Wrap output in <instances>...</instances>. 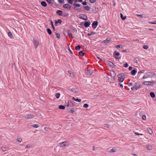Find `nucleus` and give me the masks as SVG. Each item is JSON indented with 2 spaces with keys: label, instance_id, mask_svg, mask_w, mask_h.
Masks as SVG:
<instances>
[{
  "label": "nucleus",
  "instance_id": "nucleus-1",
  "mask_svg": "<svg viewBox=\"0 0 156 156\" xmlns=\"http://www.w3.org/2000/svg\"><path fill=\"white\" fill-rule=\"evenodd\" d=\"M118 81L120 82H122L124 80V74L123 73L119 74L118 75Z\"/></svg>",
  "mask_w": 156,
  "mask_h": 156
},
{
  "label": "nucleus",
  "instance_id": "nucleus-2",
  "mask_svg": "<svg viewBox=\"0 0 156 156\" xmlns=\"http://www.w3.org/2000/svg\"><path fill=\"white\" fill-rule=\"evenodd\" d=\"M120 53L119 52L115 51L113 53V56L116 59H120L121 58V56H120Z\"/></svg>",
  "mask_w": 156,
  "mask_h": 156
},
{
  "label": "nucleus",
  "instance_id": "nucleus-3",
  "mask_svg": "<svg viewBox=\"0 0 156 156\" xmlns=\"http://www.w3.org/2000/svg\"><path fill=\"white\" fill-rule=\"evenodd\" d=\"M79 17L85 20H87V16L84 14L80 15L79 16Z\"/></svg>",
  "mask_w": 156,
  "mask_h": 156
},
{
  "label": "nucleus",
  "instance_id": "nucleus-4",
  "mask_svg": "<svg viewBox=\"0 0 156 156\" xmlns=\"http://www.w3.org/2000/svg\"><path fill=\"white\" fill-rule=\"evenodd\" d=\"M68 145V143L67 142H63L59 144V146L62 147Z\"/></svg>",
  "mask_w": 156,
  "mask_h": 156
},
{
  "label": "nucleus",
  "instance_id": "nucleus-5",
  "mask_svg": "<svg viewBox=\"0 0 156 156\" xmlns=\"http://www.w3.org/2000/svg\"><path fill=\"white\" fill-rule=\"evenodd\" d=\"M154 84V82L150 81H145L143 83V85H153Z\"/></svg>",
  "mask_w": 156,
  "mask_h": 156
},
{
  "label": "nucleus",
  "instance_id": "nucleus-6",
  "mask_svg": "<svg viewBox=\"0 0 156 156\" xmlns=\"http://www.w3.org/2000/svg\"><path fill=\"white\" fill-rule=\"evenodd\" d=\"M33 42L34 44V47L35 48H37L39 45V43L35 39H33Z\"/></svg>",
  "mask_w": 156,
  "mask_h": 156
},
{
  "label": "nucleus",
  "instance_id": "nucleus-7",
  "mask_svg": "<svg viewBox=\"0 0 156 156\" xmlns=\"http://www.w3.org/2000/svg\"><path fill=\"white\" fill-rule=\"evenodd\" d=\"M135 89L136 90H138V89L140 88L141 87V85L140 84L137 83H136L135 84Z\"/></svg>",
  "mask_w": 156,
  "mask_h": 156
},
{
  "label": "nucleus",
  "instance_id": "nucleus-8",
  "mask_svg": "<svg viewBox=\"0 0 156 156\" xmlns=\"http://www.w3.org/2000/svg\"><path fill=\"white\" fill-rule=\"evenodd\" d=\"M150 73H146L143 76V79H144L146 78H149L150 77L151 75L150 74Z\"/></svg>",
  "mask_w": 156,
  "mask_h": 156
},
{
  "label": "nucleus",
  "instance_id": "nucleus-9",
  "mask_svg": "<svg viewBox=\"0 0 156 156\" xmlns=\"http://www.w3.org/2000/svg\"><path fill=\"white\" fill-rule=\"evenodd\" d=\"M137 72V70L136 68H135L133 70H132L131 72V74L132 76H134L136 74Z\"/></svg>",
  "mask_w": 156,
  "mask_h": 156
},
{
  "label": "nucleus",
  "instance_id": "nucleus-10",
  "mask_svg": "<svg viewBox=\"0 0 156 156\" xmlns=\"http://www.w3.org/2000/svg\"><path fill=\"white\" fill-rule=\"evenodd\" d=\"M110 74L112 77L113 79H114L115 77L116 76V74L115 72L112 70L111 71Z\"/></svg>",
  "mask_w": 156,
  "mask_h": 156
},
{
  "label": "nucleus",
  "instance_id": "nucleus-11",
  "mask_svg": "<svg viewBox=\"0 0 156 156\" xmlns=\"http://www.w3.org/2000/svg\"><path fill=\"white\" fill-rule=\"evenodd\" d=\"M86 73L87 75L89 76L92 74L93 72L92 70H86Z\"/></svg>",
  "mask_w": 156,
  "mask_h": 156
},
{
  "label": "nucleus",
  "instance_id": "nucleus-12",
  "mask_svg": "<svg viewBox=\"0 0 156 156\" xmlns=\"http://www.w3.org/2000/svg\"><path fill=\"white\" fill-rule=\"evenodd\" d=\"M63 7L66 9H70L71 6L68 4H65L63 5Z\"/></svg>",
  "mask_w": 156,
  "mask_h": 156
},
{
  "label": "nucleus",
  "instance_id": "nucleus-13",
  "mask_svg": "<svg viewBox=\"0 0 156 156\" xmlns=\"http://www.w3.org/2000/svg\"><path fill=\"white\" fill-rule=\"evenodd\" d=\"M34 117V115L31 114H29L26 115L25 116L26 119H28L33 118Z\"/></svg>",
  "mask_w": 156,
  "mask_h": 156
},
{
  "label": "nucleus",
  "instance_id": "nucleus-14",
  "mask_svg": "<svg viewBox=\"0 0 156 156\" xmlns=\"http://www.w3.org/2000/svg\"><path fill=\"white\" fill-rule=\"evenodd\" d=\"M98 22L97 21H94L92 24V27L94 28H95L98 25Z\"/></svg>",
  "mask_w": 156,
  "mask_h": 156
},
{
  "label": "nucleus",
  "instance_id": "nucleus-15",
  "mask_svg": "<svg viewBox=\"0 0 156 156\" xmlns=\"http://www.w3.org/2000/svg\"><path fill=\"white\" fill-rule=\"evenodd\" d=\"M108 66L112 68H114L115 66L113 63L111 62H108Z\"/></svg>",
  "mask_w": 156,
  "mask_h": 156
},
{
  "label": "nucleus",
  "instance_id": "nucleus-16",
  "mask_svg": "<svg viewBox=\"0 0 156 156\" xmlns=\"http://www.w3.org/2000/svg\"><path fill=\"white\" fill-rule=\"evenodd\" d=\"M56 13L59 16H62V15L63 12L61 10H58L56 11Z\"/></svg>",
  "mask_w": 156,
  "mask_h": 156
},
{
  "label": "nucleus",
  "instance_id": "nucleus-17",
  "mask_svg": "<svg viewBox=\"0 0 156 156\" xmlns=\"http://www.w3.org/2000/svg\"><path fill=\"white\" fill-rule=\"evenodd\" d=\"M68 73L70 74V76L72 77H75V74L73 72L69 71H68Z\"/></svg>",
  "mask_w": 156,
  "mask_h": 156
},
{
  "label": "nucleus",
  "instance_id": "nucleus-18",
  "mask_svg": "<svg viewBox=\"0 0 156 156\" xmlns=\"http://www.w3.org/2000/svg\"><path fill=\"white\" fill-rule=\"evenodd\" d=\"M73 9L77 11L78 12H80L82 10V9L81 8H78L76 7H74Z\"/></svg>",
  "mask_w": 156,
  "mask_h": 156
},
{
  "label": "nucleus",
  "instance_id": "nucleus-19",
  "mask_svg": "<svg viewBox=\"0 0 156 156\" xmlns=\"http://www.w3.org/2000/svg\"><path fill=\"white\" fill-rule=\"evenodd\" d=\"M90 24V22H86L84 23V26L86 27H88Z\"/></svg>",
  "mask_w": 156,
  "mask_h": 156
},
{
  "label": "nucleus",
  "instance_id": "nucleus-20",
  "mask_svg": "<svg viewBox=\"0 0 156 156\" xmlns=\"http://www.w3.org/2000/svg\"><path fill=\"white\" fill-rule=\"evenodd\" d=\"M72 99L78 102H80L81 101V100L80 99H79L78 98H76L74 97H73L72 98Z\"/></svg>",
  "mask_w": 156,
  "mask_h": 156
},
{
  "label": "nucleus",
  "instance_id": "nucleus-21",
  "mask_svg": "<svg viewBox=\"0 0 156 156\" xmlns=\"http://www.w3.org/2000/svg\"><path fill=\"white\" fill-rule=\"evenodd\" d=\"M41 5L44 7H46L47 6L46 3L44 1H42L41 2Z\"/></svg>",
  "mask_w": 156,
  "mask_h": 156
},
{
  "label": "nucleus",
  "instance_id": "nucleus-22",
  "mask_svg": "<svg viewBox=\"0 0 156 156\" xmlns=\"http://www.w3.org/2000/svg\"><path fill=\"white\" fill-rule=\"evenodd\" d=\"M2 150L3 151H5L7 150V147H2L1 148Z\"/></svg>",
  "mask_w": 156,
  "mask_h": 156
},
{
  "label": "nucleus",
  "instance_id": "nucleus-23",
  "mask_svg": "<svg viewBox=\"0 0 156 156\" xmlns=\"http://www.w3.org/2000/svg\"><path fill=\"white\" fill-rule=\"evenodd\" d=\"M117 149L116 148H113L111 149L109 151L110 152H114L116 151Z\"/></svg>",
  "mask_w": 156,
  "mask_h": 156
},
{
  "label": "nucleus",
  "instance_id": "nucleus-24",
  "mask_svg": "<svg viewBox=\"0 0 156 156\" xmlns=\"http://www.w3.org/2000/svg\"><path fill=\"white\" fill-rule=\"evenodd\" d=\"M61 22H62V21L58 19L57 21H55V25H56L57 23H61Z\"/></svg>",
  "mask_w": 156,
  "mask_h": 156
},
{
  "label": "nucleus",
  "instance_id": "nucleus-25",
  "mask_svg": "<svg viewBox=\"0 0 156 156\" xmlns=\"http://www.w3.org/2000/svg\"><path fill=\"white\" fill-rule=\"evenodd\" d=\"M150 95L152 98H154L155 97V95L153 92H151L150 93Z\"/></svg>",
  "mask_w": 156,
  "mask_h": 156
},
{
  "label": "nucleus",
  "instance_id": "nucleus-26",
  "mask_svg": "<svg viewBox=\"0 0 156 156\" xmlns=\"http://www.w3.org/2000/svg\"><path fill=\"white\" fill-rule=\"evenodd\" d=\"M120 17L122 20H125L126 18V16H123V14L122 13H120Z\"/></svg>",
  "mask_w": 156,
  "mask_h": 156
},
{
  "label": "nucleus",
  "instance_id": "nucleus-27",
  "mask_svg": "<svg viewBox=\"0 0 156 156\" xmlns=\"http://www.w3.org/2000/svg\"><path fill=\"white\" fill-rule=\"evenodd\" d=\"M62 16H68V14L65 12H63L62 15Z\"/></svg>",
  "mask_w": 156,
  "mask_h": 156
},
{
  "label": "nucleus",
  "instance_id": "nucleus-28",
  "mask_svg": "<svg viewBox=\"0 0 156 156\" xmlns=\"http://www.w3.org/2000/svg\"><path fill=\"white\" fill-rule=\"evenodd\" d=\"M68 35L72 38H73L74 37L72 36V34L71 33L69 30L68 31Z\"/></svg>",
  "mask_w": 156,
  "mask_h": 156
},
{
  "label": "nucleus",
  "instance_id": "nucleus-29",
  "mask_svg": "<svg viewBox=\"0 0 156 156\" xmlns=\"http://www.w3.org/2000/svg\"><path fill=\"white\" fill-rule=\"evenodd\" d=\"M73 5L74 6H75V7H80L81 6L80 4H78V3H74Z\"/></svg>",
  "mask_w": 156,
  "mask_h": 156
},
{
  "label": "nucleus",
  "instance_id": "nucleus-30",
  "mask_svg": "<svg viewBox=\"0 0 156 156\" xmlns=\"http://www.w3.org/2000/svg\"><path fill=\"white\" fill-rule=\"evenodd\" d=\"M79 55L81 56H83L84 55V53L82 51H81L79 52Z\"/></svg>",
  "mask_w": 156,
  "mask_h": 156
},
{
  "label": "nucleus",
  "instance_id": "nucleus-31",
  "mask_svg": "<svg viewBox=\"0 0 156 156\" xmlns=\"http://www.w3.org/2000/svg\"><path fill=\"white\" fill-rule=\"evenodd\" d=\"M81 48L80 45H78L75 47V49L76 50H79Z\"/></svg>",
  "mask_w": 156,
  "mask_h": 156
},
{
  "label": "nucleus",
  "instance_id": "nucleus-32",
  "mask_svg": "<svg viewBox=\"0 0 156 156\" xmlns=\"http://www.w3.org/2000/svg\"><path fill=\"white\" fill-rule=\"evenodd\" d=\"M147 130H148V133L150 134H151L152 133L153 131H152V130L150 128L148 129Z\"/></svg>",
  "mask_w": 156,
  "mask_h": 156
},
{
  "label": "nucleus",
  "instance_id": "nucleus-33",
  "mask_svg": "<svg viewBox=\"0 0 156 156\" xmlns=\"http://www.w3.org/2000/svg\"><path fill=\"white\" fill-rule=\"evenodd\" d=\"M84 8L85 9V10L87 11H89L90 10V8L88 6H84Z\"/></svg>",
  "mask_w": 156,
  "mask_h": 156
},
{
  "label": "nucleus",
  "instance_id": "nucleus-34",
  "mask_svg": "<svg viewBox=\"0 0 156 156\" xmlns=\"http://www.w3.org/2000/svg\"><path fill=\"white\" fill-rule=\"evenodd\" d=\"M58 108L60 109H63L65 108V107L62 105H60L58 106Z\"/></svg>",
  "mask_w": 156,
  "mask_h": 156
},
{
  "label": "nucleus",
  "instance_id": "nucleus-35",
  "mask_svg": "<svg viewBox=\"0 0 156 156\" xmlns=\"http://www.w3.org/2000/svg\"><path fill=\"white\" fill-rule=\"evenodd\" d=\"M60 96V94L59 93H57L55 94V96L57 98H58Z\"/></svg>",
  "mask_w": 156,
  "mask_h": 156
},
{
  "label": "nucleus",
  "instance_id": "nucleus-36",
  "mask_svg": "<svg viewBox=\"0 0 156 156\" xmlns=\"http://www.w3.org/2000/svg\"><path fill=\"white\" fill-rule=\"evenodd\" d=\"M143 48L145 49H147L148 48L149 46L147 45H145L143 46Z\"/></svg>",
  "mask_w": 156,
  "mask_h": 156
},
{
  "label": "nucleus",
  "instance_id": "nucleus-37",
  "mask_svg": "<svg viewBox=\"0 0 156 156\" xmlns=\"http://www.w3.org/2000/svg\"><path fill=\"white\" fill-rule=\"evenodd\" d=\"M47 32L48 33V34H51V30L49 28H48L47 29Z\"/></svg>",
  "mask_w": 156,
  "mask_h": 156
},
{
  "label": "nucleus",
  "instance_id": "nucleus-38",
  "mask_svg": "<svg viewBox=\"0 0 156 156\" xmlns=\"http://www.w3.org/2000/svg\"><path fill=\"white\" fill-rule=\"evenodd\" d=\"M148 22L151 24H156V21H155L153 22L149 21Z\"/></svg>",
  "mask_w": 156,
  "mask_h": 156
},
{
  "label": "nucleus",
  "instance_id": "nucleus-39",
  "mask_svg": "<svg viewBox=\"0 0 156 156\" xmlns=\"http://www.w3.org/2000/svg\"><path fill=\"white\" fill-rule=\"evenodd\" d=\"M8 36L10 37L11 38H12V37H13V36L11 33V32H9L8 33Z\"/></svg>",
  "mask_w": 156,
  "mask_h": 156
},
{
  "label": "nucleus",
  "instance_id": "nucleus-40",
  "mask_svg": "<svg viewBox=\"0 0 156 156\" xmlns=\"http://www.w3.org/2000/svg\"><path fill=\"white\" fill-rule=\"evenodd\" d=\"M32 126L34 128H37L39 126V125L37 124H35L33 125Z\"/></svg>",
  "mask_w": 156,
  "mask_h": 156
},
{
  "label": "nucleus",
  "instance_id": "nucleus-41",
  "mask_svg": "<svg viewBox=\"0 0 156 156\" xmlns=\"http://www.w3.org/2000/svg\"><path fill=\"white\" fill-rule=\"evenodd\" d=\"M89 105L87 104H85L83 105V107L84 108H87L88 107Z\"/></svg>",
  "mask_w": 156,
  "mask_h": 156
},
{
  "label": "nucleus",
  "instance_id": "nucleus-42",
  "mask_svg": "<svg viewBox=\"0 0 156 156\" xmlns=\"http://www.w3.org/2000/svg\"><path fill=\"white\" fill-rule=\"evenodd\" d=\"M22 140V139L21 138H17V141L19 142H21Z\"/></svg>",
  "mask_w": 156,
  "mask_h": 156
},
{
  "label": "nucleus",
  "instance_id": "nucleus-43",
  "mask_svg": "<svg viewBox=\"0 0 156 156\" xmlns=\"http://www.w3.org/2000/svg\"><path fill=\"white\" fill-rule=\"evenodd\" d=\"M68 2L70 4H72L73 3V0H67Z\"/></svg>",
  "mask_w": 156,
  "mask_h": 156
},
{
  "label": "nucleus",
  "instance_id": "nucleus-44",
  "mask_svg": "<svg viewBox=\"0 0 156 156\" xmlns=\"http://www.w3.org/2000/svg\"><path fill=\"white\" fill-rule=\"evenodd\" d=\"M95 34V33L93 32H91V33H88V34L87 35L88 36H91V35H93V34Z\"/></svg>",
  "mask_w": 156,
  "mask_h": 156
},
{
  "label": "nucleus",
  "instance_id": "nucleus-45",
  "mask_svg": "<svg viewBox=\"0 0 156 156\" xmlns=\"http://www.w3.org/2000/svg\"><path fill=\"white\" fill-rule=\"evenodd\" d=\"M147 149L148 150H151V146L150 145H148L147 147Z\"/></svg>",
  "mask_w": 156,
  "mask_h": 156
},
{
  "label": "nucleus",
  "instance_id": "nucleus-46",
  "mask_svg": "<svg viewBox=\"0 0 156 156\" xmlns=\"http://www.w3.org/2000/svg\"><path fill=\"white\" fill-rule=\"evenodd\" d=\"M142 119L143 120H145L146 119V116L145 115H143L142 116Z\"/></svg>",
  "mask_w": 156,
  "mask_h": 156
},
{
  "label": "nucleus",
  "instance_id": "nucleus-47",
  "mask_svg": "<svg viewBox=\"0 0 156 156\" xmlns=\"http://www.w3.org/2000/svg\"><path fill=\"white\" fill-rule=\"evenodd\" d=\"M121 46H122V45H115V48H121V47H120Z\"/></svg>",
  "mask_w": 156,
  "mask_h": 156
},
{
  "label": "nucleus",
  "instance_id": "nucleus-48",
  "mask_svg": "<svg viewBox=\"0 0 156 156\" xmlns=\"http://www.w3.org/2000/svg\"><path fill=\"white\" fill-rule=\"evenodd\" d=\"M56 37L58 38H60V35L59 34H56Z\"/></svg>",
  "mask_w": 156,
  "mask_h": 156
},
{
  "label": "nucleus",
  "instance_id": "nucleus-49",
  "mask_svg": "<svg viewBox=\"0 0 156 156\" xmlns=\"http://www.w3.org/2000/svg\"><path fill=\"white\" fill-rule=\"evenodd\" d=\"M51 25L52 28H53V29L54 30H55V28H54V26L53 25V23H52V21H51Z\"/></svg>",
  "mask_w": 156,
  "mask_h": 156
},
{
  "label": "nucleus",
  "instance_id": "nucleus-50",
  "mask_svg": "<svg viewBox=\"0 0 156 156\" xmlns=\"http://www.w3.org/2000/svg\"><path fill=\"white\" fill-rule=\"evenodd\" d=\"M128 66V65L127 63H126L123 65V66L126 68Z\"/></svg>",
  "mask_w": 156,
  "mask_h": 156
},
{
  "label": "nucleus",
  "instance_id": "nucleus-51",
  "mask_svg": "<svg viewBox=\"0 0 156 156\" xmlns=\"http://www.w3.org/2000/svg\"><path fill=\"white\" fill-rule=\"evenodd\" d=\"M49 4H51L52 3L51 1L52 0H46Z\"/></svg>",
  "mask_w": 156,
  "mask_h": 156
},
{
  "label": "nucleus",
  "instance_id": "nucleus-52",
  "mask_svg": "<svg viewBox=\"0 0 156 156\" xmlns=\"http://www.w3.org/2000/svg\"><path fill=\"white\" fill-rule=\"evenodd\" d=\"M118 85L120 87L122 88V87H123V85L122 84H121V83H119L118 84Z\"/></svg>",
  "mask_w": 156,
  "mask_h": 156
},
{
  "label": "nucleus",
  "instance_id": "nucleus-53",
  "mask_svg": "<svg viewBox=\"0 0 156 156\" xmlns=\"http://www.w3.org/2000/svg\"><path fill=\"white\" fill-rule=\"evenodd\" d=\"M90 2L91 3H94L96 0H89Z\"/></svg>",
  "mask_w": 156,
  "mask_h": 156
},
{
  "label": "nucleus",
  "instance_id": "nucleus-54",
  "mask_svg": "<svg viewBox=\"0 0 156 156\" xmlns=\"http://www.w3.org/2000/svg\"><path fill=\"white\" fill-rule=\"evenodd\" d=\"M135 134L136 135H143V134L142 133H138L137 132H135Z\"/></svg>",
  "mask_w": 156,
  "mask_h": 156
},
{
  "label": "nucleus",
  "instance_id": "nucleus-55",
  "mask_svg": "<svg viewBox=\"0 0 156 156\" xmlns=\"http://www.w3.org/2000/svg\"><path fill=\"white\" fill-rule=\"evenodd\" d=\"M30 145H29V144H27V145L26 147H25L26 148H30Z\"/></svg>",
  "mask_w": 156,
  "mask_h": 156
},
{
  "label": "nucleus",
  "instance_id": "nucleus-56",
  "mask_svg": "<svg viewBox=\"0 0 156 156\" xmlns=\"http://www.w3.org/2000/svg\"><path fill=\"white\" fill-rule=\"evenodd\" d=\"M70 111L72 113H73L74 112V111L73 108H72L71 109Z\"/></svg>",
  "mask_w": 156,
  "mask_h": 156
},
{
  "label": "nucleus",
  "instance_id": "nucleus-57",
  "mask_svg": "<svg viewBox=\"0 0 156 156\" xmlns=\"http://www.w3.org/2000/svg\"><path fill=\"white\" fill-rule=\"evenodd\" d=\"M60 3H64V0H58Z\"/></svg>",
  "mask_w": 156,
  "mask_h": 156
},
{
  "label": "nucleus",
  "instance_id": "nucleus-58",
  "mask_svg": "<svg viewBox=\"0 0 156 156\" xmlns=\"http://www.w3.org/2000/svg\"><path fill=\"white\" fill-rule=\"evenodd\" d=\"M71 103V101H68V104L67 105V107L69 106V105L70 104V103Z\"/></svg>",
  "mask_w": 156,
  "mask_h": 156
},
{
  "label": "nucleus",
  "instance_id": "nucleus-59",
  "mask_svg": "<svg viewBox=\"0 0 156 156\" xmlns=\"http://www.w3.org/2000/svg\"><path fill=\"white\" fill-rule=\"evenodd\" d=\"M138 60V58H136L134 59V62H137V60Z\"/></svg>",
  "mask_w": 156,
  "mask_h": 156
},
{
  "label": "nucleus",
  "instance_id": "nucleus-60",
  "mask_svg": "<svg viewBox=\"0 0 156 156\" xmlns=\"http://www.w3.org/2000/svg\"><path fill=\"white\" fill-rule=\"evenodd\" d=\"M133 68L132 67V66H129V70H131L132 69H133Z\"/></svg>",
  "mask_w": 156,
  "mask_h": 156
},
{
  "label": "nucleus",
  "instance_id": "nucleus-61",
  "mask_svg": "<svg viewBox=\"0 0 156 156\" xmlns=\"http://www.w3.org/2000/svg\"><path fill=\"white\" fill-rule=\"evenodd\" d=\"M97 57L98 59L100 60L101 61H103V60L99 56H97Z\"/></svg>",
  "mask_w": 156,
  "mask_h": 156
},
{
  "label": "nucleus",
  "instance_id": "nucleus-62",
  "mask_svg": "<svg viewBox=\"0 0 156 156\" xmlns=\"http://www.w3.org/2000/svg\"><path fill=\"white\" fill-rule=\"evenodd\" d=\"M82 4L84 5H86L87 4V3L86 2H84L82 3Z\"/></svg>",
  "mask_w": 156,
  "mask_h": 156
},
{
  "label": "nucleus",
  "instance_id": "nucleus-63",
  "mask_svg": "<svg viewBox=\"0 0 156 156\" xmlns=\"http://www.w3.org/2000/svg\"><path fill=\"white\" fill-rule=\"evenodd\" d=\"M135 89V87L134 86H133V87H132L131 88V89L132 90H134Z\"/></svg>",
  "mask_w": 156,
  "mask_h": 156
},
{
  "label": "nucleus",
  "instance_id": "nucleus-64",
  "mask_svg": "<svg viewBox=\"0 0 156 156\" xmlns=\"http://www.w3.org/2000/svg\"><path fill=\"white\" fill-rule=\"evenodd\" d=\"M137 16H138L140 17H141L142 18L143 17V15H142L140 14V15H137Z\"/></svg>",
  "mask_w": 156,
  "mask_h": 156
}]
</instances>
